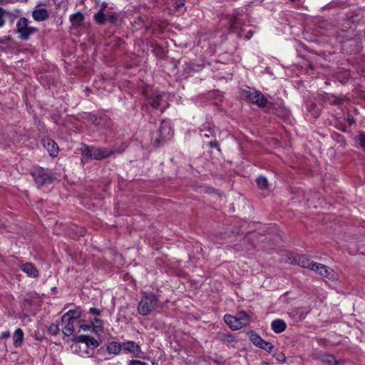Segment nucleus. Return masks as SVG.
<instances>
[{
  "label": "nucleus",
  "instance_id": "30",
  "mask_svg": "<svg viewBox=\"0 0 365 365\" xmlns=\"http://www.w3.org/2000/svg\"><path fill=\"white\" fill-rule=\"evenodd\" d=\"M91 325L93 327V330H95L96 332L98 331H102L103 322L101 319L95 317L91 320Z\"/></svg>",
  "mask_w": 365,
  "mask_h": 365
},
{
  "label": "nucleus",
  "instance_id": "6",
  "mask_svg": "<svg viewBox=\"0 0 365 365\" xmlns=\"http://www.w3.org/2000/svg\"><path fill=\"white\" fill-rule=\"evenodd\" d=\"M247 335L255 346L269 353L272 352L274 346L271 343L264 341L260 336L252 331L247 332Z\"/></svg>",
  "mask_w": 365,
  "mask_h": 365
},
{
  "label": "nucleus",
  "instance_id": "4",
  "mask_svg": "<svg viewBox=\"0 0 365 365\" xmlns=\"http://www.w3.org/2000/svg\"><path fill=\"white\" fill-rule=\"evenodd\" d=\"M29 21L25 17H21L16 23V32L22 41H27L30 36L38 31L36 27L29 26Z\"/></svg>",
  "mask_w": 365,
  "mask_h": 365
},
{
  "label": "nucleus",
  "instance_id": "10",
  "mask_svg": "<svg viewBox=\"0 0 365 365\" xmlns=\"http://www.w3.org/2000/svg\"><path fill=\"white\" fill-rule=\"evenodd\" d=\"M43 147L48 150L51 156L55 157L58 153V147L57 143L49 138H43L42 139Z\"/></svg>",
  "mask_w": 365,
  "mask_h": 365
},
{
  "label": "nucleus",
  "instance_id": "32",
  "mask_svg": "<svg viewBox=\"0 0 365 365\" xmlns=\"http://www.w3.org/2000/svg\"><path fill=\"white\" fill-rule=\"evenodd\" d=\"M257 184L259 188L260 189H267L268 188V181L267 179L263 176H259L257 179Z\"/></svg>",
  "mask_w": 365,
  "mask_h": 365
},
{
  "label": "nucleus",
  "instance_id": "50",
  "mask_svg": "<svg viewBox=\"0 0 365 365\" xmlns=\"http://www.w3.org/2000/svg\"><path fill=\"white\" fill-rule=\"evenodd\" d=\"M248 36H252V31H251L249 32V35Z\"/></svg>",
  "mask_w": 365,
  "mask_h": 365
},
{
  "label": "nucleus",
  "instance_id": "25",
  "mask_svg": "<svg viewBox=\"0 0 365 365\" xmlns=\"http://www.w3.org/2000/svg\"><path fill=\"white\" fill-rule=\"evenodd\" d=\"M74 322L75 321H61V326L63 329V333L64 335L69 336L73 333L75 330Z\"/></svg>",
  "mask_w": 365,
  "mask_h": 365
},
{
  "label": "nucleus",
  "instance_id": "29",
  "mask_svg": "<svg viewBox=\"0 0 365 365\" xmlns=\"http://www.w3.org/2000/svg\"><path fill=\"white\" fill-rule=\"evenodd\" d=\"M162 100V95L157 94L153 97H150L148 98V103L154 108L158 109L160 105V102Z\"/></svg>",
  "mask_w": 365,
  "mask_h": 365
},
{
  "label": "nucleus",
  "instance_id": "27",
  "mask_svg": "<svg viewBox=\"0 0 365 365\" xmlns=\"http://www.w3.org/2000/svg\"><path fill=\"white\" fill-rule=\"evenodd\" d=\"M122 350V343L111 341L107 345V351L109 354L117 355Z\"/></svg>",
  "mask_w": 365,
  "mask_h": 365
},
{
  "label": "nucleus",
  "instance_id": "34",
  "mask_svg": "<svg viewBox=\"0 0 365 365\" xmlns=\"http://www.w3.org/2000/svg\"><path fill=\"white\" fill-rule=\"evenodd\" d=\"M274 357L279 362H285L286 356L281 351H277L274 354Z\"/></svg>",
  "mask_w": 365,
  "mask_h": 365
},
{
  "label": "nucleus",
  "instance_id": "26",
  "mask_svg": "<svg viewBox=\"0 0 365 365\" xmlns=\"http://www.w3.org/2000/svg\"><path fill=\"white\" fill-rule=\"evenodd\" d=\"M320 360L325 365H340L341 364V361L337 360L332 354H324Z\"/></svg>",
  "mask_w": 365,
  "mask_h": 365
},
{
  "label": "nucleus",
  "instance_id": "45",
  "mask_svg": "<svg viewBox=\"0 0 365 365\" xmlns=\"http://www.w3.org/2000/svg\"><path fill=\"white\" fill-rule=\"evenodd\" d=\"M332 98H334L331 101L332 104H339L341 103V101L338 98L335 96H332Z\"/></svg>",
  "mask_w": 365,
  "mask_h": 365
},
{
  "label": "nucleus",
  "instance_id": "5",
  "mask_svg": "<svg viewBox=\"0 0 365 365\" xmlns=\"http://www.w3.org/2000/svg\"><path fill=\"white\" fill-rule=\"evenodd\" d=\"M242 95L248 99L250 102L256 104L259 108H264L267 106V98L259 91L247 88V89L243 90Z\"/></svg>",
  "mask_w": 365,
  "mask_h": 365
},
{
  "label": "nucleus",
  "instance_id": "22",
  "mask_svg": "<svg viewBox=\"0 0 365 365\" xmlns=\"http://www.w3.org/2000/svg\"><path fill=\"white\" fill-rule=\"evenodd\" d=\"M14 346L16 348L21 347L24 341V331L21 328L15 330L13 334Z\"/></svg>",
  "mask_w": 365,
  "mask_h": 365
},
{
  "label": "nucleus",
  "instance_id": "23",
  "mask_svg": "<svg viewBox=\"0 0 365 365\" xmlns=\"http://www.w3.org/2000/svg\"><path fill=\"white\" fill-rule=\"evenodd\" d=\"M236 317L241 326V329L247 327L250 324V317L246 312L242 311L239 312Z\"/></svg>",
  "mask_w": 365,
  "mask_h": 365
},
{
  "label": "nucleus",
  "instance_id": "49",
  "mask_svg": "<svg viewBox=\"0 0 365 365\" xmlns=\"http://www.w3.org/2000/svg\"><path fill=\"white\" fill-rule=\"evenodd\" d=\"M152 365H158V363H156V362H154V361H153V362L152 363Z\"/></svg>",
  "mask_w": 365,
  "mask_h": 365
},
{
  "label": "nucleus",
  "instance_id": "28",
  "mask_svg": "<svg viewBox=\"0 0 365 365\" xmlns=\"http://www.w3.org/2000/svg\"><path fill=\"white\" fill-rule=\"evenodd\" d=\"M82 160L93 159V146H88L87 145H83L81 148Z\"/></svg>",
  "mask_w": 365,
  "mask_h": 365
},
{
  "label": "nucleus",
  "instance_id": "35",
  "mask_svg": "<svg viewBox=\"0 0 365 365\" xmlns=\"http://www.w3.org/2000/svg\"><path fill=\"white\" fill-rule=\"evenodd\" d=\"M88 312H89V314H91L92 315L101 316L102 313H103V310L102 309H99L96 308V307H91V308L89 309Z\"/></svg>",
  "mask_w": 365,
  "mask_h": 365
},
{
  "label": "nucleus",
  "instance_id": "11",
  "mask_svg": "<svg viewBox=\"0 0 365 365\" xmlns=\"http://www.w3.org/2000/svg\"><path fill=\"white\" fill-rule=\"evenodd\" d=\"M41 4H38L32 11V17L36 21H44L49 17L48 11L46 9L38 8Z\"/></svg>",
  "mask_w": 365,
  "mask_h": 365
},
{
  "label": "nucleus",
  "instance_id": "36",
  "mask_svg": "<svg viewBox=\"0 0 365 365\" xmlns=\"http://www.w3.org/2000/svg\"><path fill=\"white\" fill-rule=\"evenodd\" d=\"M208 146L211 148H217L218 150H220L219 143L215 138L208 143Z\"/></svg>",
  "mask_w": 365,
  "mask_h": 365
},
{
  "label": "nucleus",
  "instance_id": "20",
  "mask_svg": "<svg viewBox=\"0 0 365 365\" xmlns=\"http://www.w3.org/2000/svg\"><path fill=\"white\" fill-rule=\"evenodd\" d=\"M271 327L274 333L279 334L286 329L287 324L284 320L277 319L272 322Z\"/></svg>",
  "mask_w": 365,
  "mask_h": 365
},
{
  "label": "nucleus",
  "instance_id": "37",
  "mask_svg": "<svg viewBox=\"0 0 365 365\" xmlns=\"http://www.w3.org/2000/svg\"><path fill=\"white\" fill-rule=\"evenodd\" d=\"M230 27L232 31H234L237 27V19L236 18H232L230 20Z\"/></svg>",
  "mask_w": 365,
  "mask_h": 365
},
{
  "label": "nucleus",
  "instance_id": "12",
  "mask_svg": "<svg viewBox=\"0 0 365 365\" xmlns=\"http://www.w3.org/2000/svg\"><path fill=\"white\" fill-rule=\"evenodd\" d=\"M22 272L26 273L28 277L36 278L38 276V270L31 262H25L19 265Z\"/></svg>",
  "mask_w": 365,
  "mask_h": 365
},
{
  "label": "nucleus",
  "instance_id": "41",
  "mask_svg": "<svg viewBox=\"0 0 365 365\" xmlns=\"http://www.w3.org/2000/svg\"><path fill=\"white\" fill-rule=\"evenodd\" d=\"M128 365H148V364L138 360H131L129 361Z\"/></svg>",
  "mask_w": 365,
  "mask_h": 365
},
{
  "label": "nucleus",
  "instance_id": "17",
  "mask_svg": "<svg viewBox=\"0 0 365 365\" xmlns=\"http://www.w3.org/2000/svg\"><path fill=\"white\" fill-rule=\"evenodd\" d=\"M83 118L85 120H87L88 121L91 122V123H93L95 125H101V123L99 122V120H105V121L109 120V118L106 115L98 117L91 113H86L84 114Z\"/></svg>",
  "mask_w": 365,
  "mask_h": 365
},
{
  "label": "nucleus",
  "instance_id": "2",
  "mask_svg": "<svg viewBox=\"0 0 365 365\" xmlns=\"http://www.w3.org/2000/svg\"><path fill=\"white\" fill-rule=\"evenodd\" d=\"M31 174L38 187L51 184L55 179L50 170L42 168H35Z\"/></svg>",
  "mask_w": 365,
  "mask_h": 365
},
{
  "label": "nucleus",
  "instance_id": "51",
  "mask_svg": "<svg viewBox=\"0 0 365 365\" xmlns=\"http://www.w3.org/2000/svg\"><path fill=\"white\" fill-rule=\"evenodd\" d=\"M4 43V41L0 39V43Z\"/></svg>",
  "mask_w": 365,
  "mask_h": 365
},
{
  "label": "nucleus",
  "instance_id": "18",
  "mask_svg": "<svg viewBox=\"0 0 365 365\" xmlns=\"http://www.w3.org/2000/svg\"><path fill=\"white\" fill-rule=\"evenodd\" d=\"M85 19V16L82 12L78 11L70 15L69 21L74 28L79 27Z\"/></svg>",
  "mask_w": 365,
  "mask_h": 365
},
{
  "label": "nucleus",
  "instance_id": "8",
  "mask_svg": "<svg viewBox=\"0 0 365 365\" xmlns=\"http://www.w3.org/2000/svg\"><path fill=\"white\" fill-rule=\"evenodd\" d=\"M122 350L127 353L133 354L135 358H141L142 357V351L139 345H138L135 342L128 341L126 342L122 343Z\"/></svg>",
  "mask_w": 365,
  "mask_h": 365
},
{
  "label": "nucleus",
  "instance_id": "3",
  "mask_svg": "<svg viewBox=\"0 0 365 365\" xmlns=\"http://www.w3.org/2000/svg\"><path fill=\"white\" fill-rule=\"evenodd\" d=\"M173 133V129L170 123L166 120H163L157 131V136L154 140V145L156 146L161 145L165 142L170 140Z\"/></svg>",
  "mask_w": 365,
  "mask_h": 365
},
{
  "label": "nucleus",
  "instance_id": "1",
  "mask_svg": "<svg viewBox=\"0 0 365 365\" xmlns=\"http://www.w3.org/2000/svg\"><path fill=\"white\" fill-rule=\"evenodd\" d=\"M158 297L153 293L143 294L138 307L140 314L147 316L155 310L158 306Z\"/></svg>",
  "mask_w": 365,
  "mask_h": 365
},
{
  "label": "nucleus",
  "instance_id": "9",
  "mask_svg": "<svg viewBox=\"0 0 365 365\" xmlns=\"http://www.w3.org/2000/svg\"><path fill=\"white\" fill-rule=\"evenodd\" d=\"M115 153V150L106 148L93 146V159L101 160L111 156Z\"/></svg>",
  "mask_w": 365,
  "mask_h": 365
},
{
  "label": "nucleus",
  "instance_id": "19",
  "mask_svg": "<svg viewBox=\"0 0 365 365\" xmlns=\"http://www.w3.org/2000/svg\"><path fill=\"white\" fill-rule=\"evenodd\" d=\"M224 321L232 330H238L241 329V326L240 325L239 322H237L236 317L230 314H225L224 317Z\"/></svg>",
  "mask_w": 365,
  "mask_h": 365
},
{
  "label": "nucleus",
  "instance_id": "40",
  "mask_svg": "<svg viewBox=\"0 0 365 365\" xmlns=\"http://www.w3.org/2000/svg\"><path fill=\"white\" fill-rule=\"evenodd\" d=\"M359 143L360 146L365 150V135H360L359 136Z\"/></svg>",
  "mask_w": 365,
  "mask_h": 365
},
{
  "label": "nucleus",
  "instance_id": "15",
  "mask_svg": "<svg viewBox=\"0 0 365 365\" xmlns=\"http://www.w3.org/2000/svg\"><path fill=\"white\" fill-rule=\"evenodd\" d=\"M15 17L16 16L11 11L0 7V29L6 25L7 19L13 21Z\"/></svg>",
  "mask_w": 365,
  "mask_h": 365
},
{
  "label": "nucleus",
  "instance_id": "46",
  "mask_svg": "<svg viewBox=\"0 0 365 365\" xmlns=\"http://www.w3.org/2000/svg\"><path fill=\"white\" fill-rule=\"evenodd\" d=\"M176 4H177V7H178V8H180V7H181V6H184V3H183V2H182V1H178V2H176Z\"/></svg>",
  "mask_w": 365,
  "mask_h": 365
},
{
  "label": "nucleus",
  "instance_id": "42",
  "mask_svg": "<svg viewBox=\"0 0 365 365\" xmlns=\"http://www.w3.org/2000/svg\"><path fill=\"white\" fill-rule=\"evenodd\" d=\"M93 329V327H91V324H82V325H80V331H88L90 329Z\"/></svg>",
  "mask_w": 365,
  "mask_h": 365
},
{
  "label": "nucleus",
  "instance_id": "13",
  "mask_svg": "<svg viewBox=\"0 0 365 365\" xmlns=\"http://www.w3.org/2000/svg\"><path fill=\"white\" fill-rule=\"evenodd\" d=\"M82 316V310L80 307H77L75 309L68 311L64 314L62 317V322L66 321H76L80 319Z\"/></svg>",
  "mask_w": 365,
  "mask_h": 365
},
{
  "label": "nucleus",
  "instance_id": "21",
  "mask_svg": "<svg viewBox=\"0 0 365 365\" xmlns=\"http://www.w3.org/2000/svg\"><path fill=\"white\" fill-rule=\"evenodd\" d=\"M216 339L220 341L227 344H231L235 341V338L233 335L228 332L218 331L216 333Z\"/></svg>",
  "mask_w": 365,
  "mask_h": 365
},
{
  "label": "nucleus",
  "instance_id": "33",
  "mask_svg": "<svg viewBox=\"0 0 365 365\" xmlns=\"http://www.w3.org/2000/svg\"><path fill=\"white\" fill-rule=\"evenodd\" d=\"M98 345H99V343L96 339H94L93 337H90V336L88 337V340L86 344V348L92 347L93 349H95V348L98 347Z\"/></svg>",
  "mask_w": 365,
  "mask_h": 365
},
{
  "label": "nucleus",
  "instance_id": "44",
  "mask_svg": "<svg viewBox=\"0 0 365 365\" xmlns=\"http://www.w3.org/2000/svg\"><path fill=\"white\" fill-rule=\"evenodd\" d=\"M10 336H11L10 331H6L1 334L0 339H8L10 337Z\"/></svg>",
  "mask_w": 365,
  "mask_h": 365
},
{
  "label": "nucleus",
  "instance_id": "48",
  "mask_svg": "<svg viewBox=\"0 0 365 365\" xmlns=\"http://www.w3.org/2000/svg\"><path fill=\"white\" fill-rule=\"evenodd\" d=\"M246 38H247V39H250V38H251V36H248V34H247V35L246 36Z\"/></svg>",
  "mask_w": 365,
  "mask_h": 365
},
{
  "label": "nucleus",
  "instance_id": "24",
  "mask_svg": "<svg viewBox=\"0 0 365 365\" xmlns=\"http://www.w3.org/2000/svg\"><path fill=\"white\" fill-rule=\"evenodd\" d=\"M298 265L303 268H307L311 270L314 269L315 266V262L310 260L304 257H299L298 259H295Z\"/></svg>",
  "mask_w": 365,
  "mask_h": 365
},
{
  "label": "nucleus",
  "instance_id": "39",
  "mask_svg": "<svg viewBox=\"0 0 365 365\" xmlns=\"http://www.w3.org/2000/svg\"><path fill=\"white\" fill-rule=\"evenodd\" d=\"M88 336H86V335H79L76 337V341L77 342H79V343H83V344H86V341L88 340Z\"/></svg>",
  "mask_w": 365,
  "mask_h": 365
},
{
  "label": "nucleus",
  "instance_id": "16",
  "mask_svg": "<svg viewBox=\"0 0 365 365\" xmlns=\"http://www.w3.org/2000/svg\"><path fill=\"white\" fill-rule=\"evenodd\" d=\"M216 130L214 126L210 123L204 124L200 128V135L202 138H215Z\"/></svg>",
  "mask_w": 365,
  "mask_h": 365
},
{
  "label": "nucleus",
  "instance_id": "38",
  "mask_svg": "<svg viewBox=\"0 0 365 365\" xmlns=\"http://www.w3.org/2000/svg\"><path fill=\"white\" fill-rule=\"evenodd\" d=\"M58 326L56 324H51L48 328V331L53 334L55 335L58 331Z\"/></svg>",
  "mask_w": 365,
  "mask_h": 365
},
{
  "label": "nucleus",
  "instance_id": "43",
  "mask_svg": "<svg viewBox=\"0 0 365 365\" xmlns=\"http://www.w3.org/2000/svg\"><path fill=\"white\" fill-rule=\"evenodd\" d=\"M110 120L109 119L108 121H105V120H99V122L101 123V125H96L97 127H99V128H103V127H108L110 125Z\"/></svg>",
  "mask_w": 365,
  "mask_h": 365
},
{
  "label": "nucleus",
  "instance_id": "14",
  "mask_svg": "<svg viewBox=\"0 0 365 365\" xmlns=\"http://www.w3.org/2000/svg\"><path fill=\"white\" fill-rule=\"evenodd\" d=\"M107 7L108 4L103 2L101 6V9L93 16L94 21L99 25H103L106 23V14L104 11Z\"/></svg>",
  "mask_w": 365,
  "mask_h": 365
},
{
  "label": "nucleus",
  "instance_id": "31",
  "mask_svg": "<svg viewBox=\"0 0 365 365\" xmlns=\"http://www.w3.org/2000/svg\"><path fill=\"white\" fill-rule=\"evenodd\" d=\"M106 21L112 24H115L118 20V15L115 12H108L106 14Z\"/></svg>",
  "mask_w": 365,
  "mask_h": 365
},
{
  "label": "nucleus",
  "instance_id": "7",
  "mask_svg": "<svg viewBox=\"0 0 365 365\" xmlns=\"http://www.w3.org/2000/svg\"><path fill=\"white\" fill-rule=\"evenodd\" d=\"M312 270L315 271L322 277L328 278L329 279L334 280L336 279L337 277L336 272L333 269H331L321 263L316 262L315 266Z\"/></svg>",
  "mask_w": 365,
  "mask_h": 365
},
{
  "label": "nucleus",
  "instance_id": "47",
  "mask_svg": "<svg viewBox=\"0 0 365 365\" xmlns=\"http://www.w3.org/2000/svg\"><path fill=\"white\" fill-rule=\"evenodd\" d=\"M353 123H354V120H353V118L350 119L349 120V123L351 124Z\"/></svg>",
  "mask_w": 365,
  "mask_h": 365
}]
</instances>
